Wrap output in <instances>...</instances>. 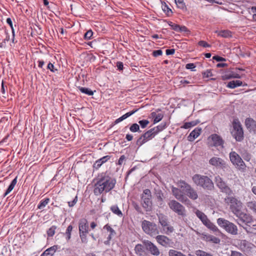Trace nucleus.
Wrapping results in <instances>:
<instances>
[{
  "instance_id": "f257e3e1",
  "label": "nucleus",
  "mask_w": 256,
  "mask_h": 256,
  "mask_svg": "<svg viewBox=\"0 0 256 256\" xmlns=\"http://www.w3.org/2000/svg\"><path fill=\"white\" fill-rule=\"evenodd\" d=\"M116 180L110 178H104L98 180L95 184L94 194L96 195L100 194L102 192H106L114 188Z\"/></svg>"
},
{
  "instance_id": "f03ea898",
  "label": "nucleus",
  "mask_w": 256,
  "mask_h": 256,
  "mask_svg": "<svg viewBox=\"0 0 256 256\" xmlns=\"http://www.w3.org/2000/svg\"><path fill=\"white\" fill-rule=\"evenodd\" d=\"M216 222L218 226L224 229L228 233L232 235L238 234V228L232 222L223 218H218L217 219Z\"/></svg>"
},
{
  "instance_id": "7ed1b4c3",
  "label": "nucleus",
  "mask_w": 256,
  "mask_h": 256,
  "mask_svg": "<svg viewBox=\"0 0 256 256\" xmlns=\"http://www.w3.org/2000/svg\"><path fill=\"white\" fill-rule=\"evenodd\" d=\"M192 180L196 186L204 188L210 189L213 187L212 180L207 176L195 174L192 176Z\"/></svg>"
},
{
  "instance_id": "20e7f679",
  "label": "nucleus",
  "mask_w": 256,
  "mask_h": 256,
  "mask_svg": "<svg viewBox=\"0 0 256 256\" xmlns=\"http://www.w3.org/2000/svg\"><path fill=\"white\" fill-rule=\"evenodd\" d=\"M230 160L232 164L238 170L244 172L246 165L241 157L235 152L232 151L229 154Z\"/></svg>"
},
{
  "instance_id": "39448f33",
  "label": "nucleus",
  "mask_w": 256,
  "mask_h": 256,
  "mask_svg": "<svg viewBox=\"0 0 256 256\" xmlns=\"http://www.w3.org/2000/svg\"><path fill=\"white\" fill-rule=\"evenodd\" d=\"M195 213L196 216L202 221V224L208 229L214 232L222 234V232L218 228L208 219L207 216L204 212L199 210H196Z\"/></svg>"
},
{
  "instance_id": "423d86ee",
  "label": "nucleus",
  "mask_w": 256,
  "mask_h": 256,
  "mask_svg": "<svg viewBox=\"0 0 256 256\" xmlns=\"http://www.w3.org/2000/svg\"><path fill=\"white\" fill-rule=\"evenodd\" d=\"M224 200L225 202L230 206L232 211L236 216L241 212L242 203L240 200L232 196H228Z\"/></svg>"
},
{
  "instance_id": "0eeeda50",
  "label": "nucleus",
  "mask_w": 256,
  "mask_h": 256,
  "mask_svg": "<svg viewBox=\"0 0 256 256\" xmlns=\"http://www.w3.org/2000/svg\"><path fill=\"white\" fill-rule=\"evenodd\" d=\"M232 134L238 141H240L244 138V132L240 122L238 120L235 119L232 122Z\"/></svg>"
},
{
  "instance_id": "6e6552de",
  "label": "nucleus",
  "mask_w": 256,
  "mask_h": 256,
  "mask_svg": "<svg viewBox=\"0 0 256 256\" xmlns=\"http://www.w3.org/2000/svg\"><path fill=\"white\" fill-rule=\"evenodd\" d=\"M143 230L147 234L154 236L159 233L157 226L155 224L144 220L142 224Z\"/></svg>"
},
{
  "instance_id": "1a4fd4ad",
  "label": "nucleus",
  "mask_w": 256,
  "mask_h": 256,
  "mask_svg": "<svg viewBox=\"0 0 256 256\" xmlns=\"http://www.w3.org/2000/svg\"><path fill=\"white\" fill-rule=\"evenodd\" d=\"M178 186L185 190L186 195L192 200H196L198 198L196 191L192 188L190 185L182 181L178 183Z\"/></svg>"
},
{
  "instance_id": "9d476101",
  "label": "nucleus",
  "mask_w": 256,
  "mask_h": 256,
  "mask_svg": "<svg viewBox=\"0 0 256 256\" xmlns=\"http://www.w3.org/2000/svg\"><path fill=\"white\" fill-rule=\"evenodd\" d=\"M78 230L82 242L84 243L87 242L86 234L88 231V226L86 219L82 218L80 220Z\"/></svg>"
},
{
  "instance_id": "9b49d317",
  "label": "nucleus",
  "mask_w": 256,
  "mask_h": 256,
  "mask_svg": "<svg viewBox=\"0 0 256 256\" xmlns=\"http://www.w3.org/2000/svg\"><path fill=\"white\" fill-rule=\"evenodd\" d=\"M142 206L148 212L152 210V204L151 200V192L148 189L144 190L142 196Z\"/></svg>"
},
{
  "instance_id": "f8f14e48",
  "label": "nucleus",
  "mask_w": 256,
  "mask_h": 256,
  "mask_svg": "<svg viewBox=\"0 0 256 256\" xmlns=\"http://www.w3.org/2000/svg\"><path fill=\"white\" fill-rule=\"evenodd\" d=\"M209 164L212 167L216 168L224 169L226 168V162L222 158L214 156L210 158Z\"/></svg>"
},
{
  "instance_id": "ddd939ff",
  "label": "nucleus",
  "mask_w": 256,
  "mask_h": 256,
  "mask_svg": "<svg viewBox=\"0 0 256 256\" xmlns=\"http://www.w3.org/2000/svg\"><path fill=\"white\" fill-rule=\"evenodd\" d=\"M170 208L177 213L178 215L186 216V210L183 206L174 200H170L168 203Z\"/></svg>"
},
{
  "instance_id": "4468645a",
  "label": "nucleus",
  "mask_w": 256,
  "mask_h": 256,
  "mask_svg": "<svg viewBox=\"0 0 256 256\" xmlns=\"http://www.w3.org/2000/svg\"><path fill=\"white\" fill-rule=\"evenodd\" d=\"M208 144L210 146L223 147L224 141L222 138L217 134H211L208 138Z\"/></svg>"
},
{
  "instance_id": "2eb2a0df",
  "label": "nucleus",
  "mask_w": 256,
  "mask_h": 256,
  "mask_svg": "<svg viewBox=\"0 0 256 256\" xmlns=\"http://www.w3.org/2000/svg\"><path fill=\"white\" fill-rule=\"evenodd\" d=\"M172 192L175 198L180 202L184 204H188L190 202V201L188 199L186 196H184L186 192L185 190H182V188H180V189L172 186Z\"/></svg>"
},
{
  "instance_id": "dca6fc26",
  "label": "nucleus",
  "mask_w": 256,
  "mask_h": 256,
  "mask_svg": "<svg viewBox=\"0 0 256 256\" xmlns=\"http://www.w3.org/2000/svg\"><path fill=\"white\" fill-rule=\"evenodd\" d=\"M215 182L216 186L221 190L222 192L229 194L230 193L231 190L230 188L226 186V184L222 178L219 176H217L215 177Z\"/></svg>"
},
{
  "instance_id": "f3484780",
  "label": "nucleus",
  "mask_w": 256,
  "mask_h": 256,
  "mask_svg": "<svg viewBox=\"0 0 256 256\" xmlns=\"http://www.w3.org/2000/svg\"><path fill=\"white\" fill-rule=\"evenodd\" d=\"M144 244L146 250H149L151 254L156 256L160 254V251L158 248L152 242L148 240H144Z\"/></svg>"
},
{
  "instance_id": "a211bd4d",
  "label": "nucleus",
  "mask_w": 256,
  "mask_h": 256,
  "mask_svg": "<svg viewBox=\"0 0 256 256\" xmlns=\"http://www.w3.org/2000/svg\"><path fill=\"white\" fill-rule=\"evenodd\" d=\"M244 76V74H240L236 72H230L226 73L222 76L223 80H227L231 78H240Z\"/></svg>"
},
{
  "instance_id": "6ab92c4d",
  "label": "nucleus",
  "mask_w": 256,
  "mask_h": 256,
  "mask_svg": "<svg viewBox=\"0 0 256 256\" xmlns=\"http://www.w3.org/2000/svg\"><path fill=\"white\" fill-rule=\"evenodd\" d=\"M236 216L238 217L240 220L242 222L244 223L247 226L252 218V216L250 214L242 212L237 214Z\"/></svg>"
},
{
  "instance_id": "aec40b11",
  "label": "nucleus",
  "mask_w": 256,
  "mask_h": 256,
  "mask_svg": "<svg viewBox=\"0 0 256 256\" xmlns=\"http://www.w3.org/2000/svg\"><path fill=\"white\" fill-rule=\"evenodd\" d=\"M156 240L158 244L164 246H170L171 244V240L168 237L164 236H158Z\"/></svg>"
},
{
  "instance_id": "412c9836",
  "label": "nucleus",
  "mask_w": 256,
  "mask_h": 256,
  "mask_svg": "<svg viewBox=\"0 0 256 256\" xmlns=\"http://www.w3.org/2000/svg\"><path fill=\"white\" fill-rule=\"evenodd\" d=\"M104 229L106 230L107 232H109V234L107 238V240L104 242L106 244H108L112 238L116 234V232L108 224L105 225L104 226Z\"/></svg>"
},
{
  "instance_id": "4be33fe9",
  "label": "nucleus",
  "mask_w": 256,
  "mask_h": 256,
  "mask_svg": "<svg viewBox=\"0 0 256 256\" xmlns=\"http://www.w3.org/2000/svg\"><path fill=\"white\" fill-rule=\"evenodd\" d=\"M245 124L250 131L256 132V122L250 118H248L245 120Z\"/></svg>"
},
{
  "instance_id": "5701e85b",
  "label": "nucleus",
  "mask_w": 256,
  "mask_h": 256,
  "mask_svg": "<svg viewBox=\"0 0 256 256\" xmlns=\"http://www.w3.org/2000/svg\"><path fill=\"white\" fill-rule=\"evenodd\" d=\"M201 132V128H196L190 133L188 136V140L190 142L194 140L200 135Z\"/></svg>"
},
{
  "instance_id": "b1692460",
  "label": "nucleus",
  "mask_w": 256,
  "mask_h": 256,
  "mask_svg": "<svg viewBox=\"0 0 256 256\" xmlns=\"http://www.w3.org/2000/svg\"><path fill=\"white\" fill-rule=\"evenodd\" d=\"M58 248V246L56 245H54V246H51L50 248L46 249L41 255L40 256H52L56 251Z\"/></svg>"
},
{
  "instance_id": "393cba45",
  "label": "nucleus",
  "mask_w": 256,
  "mask_h": 256,
  "mask_svg": "<svg viewBox=\"0 0 256 256\" xmlns=\"http://www.w3.org/2000/svg\"><path fill=\"white\" fill-rule=\"evenodd\" d=\"M164 116L162 112H152L151 114V117L154 120V123L156 124L160 122Z\"/></svg>"
},
{
  "instance_id": "a878e982",
  "label": "nucleus",
  "mask_w": 256,
  "mask_h": 256,
  "mask_svg": "<svg viewBox=\"0 0 256 256\" xmlns=\"http://www.w3.org/2000/svg\"><path fill=\"white\" fill-rule=\"evenodd\" d=\"M242 84V81L239 80H232L228 82L226 87L230 88H234L236 87L241 86Z\"/></svg>"
},
{
  "instance_id": "bb28decb",
  "label": "nucleus",
  "mask_w": 256,
  "mask_h": 256,
  "mask_svg": "<svg viewBox=\"0 0 256 256\" xmlns=\"http://www.w3.org/2000/svg\"><path fill=\"white\" fill-rule=\"evenodd\" d=\"M137 110H132V112H130L126 113V114H124L120 118L116 119L115 121V123L118 124V123L122 121L123 120L126 119L128 117L130 116H132V114H134L136 112H137Z\"/></svg>"
},
{
  "instance_id": "cd10ccee",
  "label": "nucleus",
  "mask_w": 256,
  "mask_h": 256,
  "mask_svg": "<svg viewBox=\"0 0 256 256\" xmlns=\"http://www.w3.org/2000/svg\"><path fill=\"white\" fill-rule=\"evenodd\" d=\"M134 250L136 254L139 256H143L144 254V248L140 244H138L136 246Z\"/></svg>"
},
{
  "instance_id": "c85d7f7f",
  "label": "nucleus",
  "mask_w": 256,
  "mask_h": 256,
  "mask_svg": "<svg viewBox=\"0 0 256 256\" xmlns=\"http://www.w3.org/2000/svg\"><path fill=\"white\" fill-rule=\"evenodd\" d=\"M166 226H162V232L169 234H170L174 230V228L169 224L168 223L166 224Z\"/></svg>"
},
{
  "instance_id": "c756f323",
  "label": "nucleus",
  "mask_w": 256,
  "mask_h": 256,
  "mask_svg": "<svg viewBox=\"0 0 256 256\" xmlns=\"http://www.w3.org/2000/svg\"><path fill=\"white\" fill-rule=\"evenodd\" d=\"M17 182L16 178H14L11 182L9 186L8 187L7 190L4 194V196H7L9 193H10L12 190L14 189L15 186Z\"/></svg>"
},
{
  "instance_id": "7c9ffc66",
  "label": "nucleus",
  "mask_w": 256,
  "mask_h": 256,
  "mask_svg": "<svg viewBox=\"0 0 256 256\" xmlns=\"http://www.w3.org/2000/svg\"><path fill=\"white\" fill-rule=\"evenodd\" d=\"M216 32L218 34V36L225 38H229L232 36L230 32L228 30H216Z\"/></svg>"
},
{
  "instance_id": "2f4dec72",
  "label": "nucleus",
  "mask_w": 256,
  "mask_h": 256,
  "mask_svg": "<svg viewBox=\"0 0 256 256\" xmlns=\"http://www.w3.org/2000/svg\"><path fill=\"white\" fill-rule=\"evenodd\" d=\"M156 135V134L152 130V129H150V130H148L147 132H146L143 134L144 138H146L148 140L152 139Z\"/></svg>"
},
{
  "instance_id": "473e14b6",
  "label": "nucleus",
  "mask_w": 256,
  "mask_h": 256,
  "mask_svg": "<svg viewBox=\"0 0 256 256\" xmlns=\"http://www.w3.org/2000/svg\"><path fill=\"white\" fill-rule=\"evenodd\" d=\"M247 207L256 214V202L251 201L246 203Z\"/></svg>"
},
{
  "instance_id": "72a5a7b5",
  "label": "nucleus",
  "mask_w": 256,
  "mask_h": 256,
  "mask_svg": "<svg viewBox=\"0 0 256 256\" xmlns=\"http://www.w3.org/2000/svg\"><path fill=\"white\" fill-rule=\"evenodd\" d=\"M110 210L113 213L116 214L119 216H122V214L121 210L119 209L117 206H112L110 208Z\"/></svg>"
},
{
  "instance_id": "f704fd0d",
  "label": "nucleus",
  "mask_w": 256,
  "mask_h": 256,
  "mask_svg": "<svg viewBox=\"0 0 256 256\" xmlns=\"http://www.w3.org/2000/svg\"><path fill=\"white\" fill-rule=\"evenodd\" d=\"M198 121H192L190 122H187L184 124L182 128L185 129H188L191 127L196 126L198 124Z\"/></svg>"
},
{
  "instance_id": "c9c22d12",
  "label": "nucleus",
  "mask_w": 256,
  "mask_h": 256,
  "mask_svg": "<svg viewBox=\"0 0 256 256\" xmlns=\"http://www.w3.org/2000/svg\"><path fill=\"white\" fill-rule=\"evenodd\" d=\"M159 222L161 226H166V224H168L167 219L166 217L162 214L158 216Z\"/></svg>"
},
{
  "instance_id": "e433bc0d",
  "label": "nucleus",
  "mask_w": 256,
  "mask_h": 256,
  "mask_svg": "<svg viewBox=\"0 0 256 256\" xmlns=\"http://www.w3.org/2000/svg\"><path fill=\"white\" fill-rule=\"evenodd\" d=\"M79 90L80 92L85 94L88 96H92L94 94V92L90 89L86 88L80 87Z\"/></svg>"
},
{
  "instance_id": "4c0bfd02",
  "label": "nucleus",
  "mask_w": 256,
  "mask_h": 256,
  "mask_svg": "<svg viewBox=\"0 0 256 256\" xmlns=\"http://www.w3.org/2000/svg\"><path fill=\"white\" fill-rule=\"evenodd\" d=\"M169 256H186L184 254H182V252L176 251L174 250H170L169 251Z\"/></svg>"
},
{
  "instance_id": "58836bf2",
  "label": "nucleus",
  "mask_w": 256,
  "mask_h": 256,
  "mask_svg": "<svg viewBox=\"0 0 256 256\" xmlns=\"http://www.w3.org/2000/svg\"><path fill=\"white\" fill-rule=\"evenodd\" d=\"M50 201L49 198H46L44 200H42L40 204L38 205V208L42 209L44 208L48 203Z\"/></svg>"
},
{
  "instance_id": "ea45409f",
  "label": "nucleus",
  "mask_w": 256,
  "mask_h": 256,
  "mask_svg": "<svg viewBox=\"0 0 256 256\" xmlns=\"http://www.w3.org/2000/svg\"><path fill=\"white\" fill-rule=\"evenodd\" d=\"M148 141V140L145 138H144V136L142 135L138 140L136 142V144L140 146Z\"/></svg>"
},
{
  "instance_id": "a19ab883",
  "label": "nucleus",
  "mask_w": 256,
  "mask_h": 256,
  "mask_svg": "<svg viewBox=\"0 0 256 256\" xmlns=\"http://www.w3.org/2000/svg\"><path fill=\"white\" fill-rule=\"evenodd\" d=\"M195 254L196 256H212L210 254L207 253L202 250H196Z\"/></svg>"
},
{
  "instance_id": "79ce46f5",
  "label": "nucleus",
  "mask_w": 256,
  "mask_h": 256,
  "mask_svg": "<svg viewBox=\"0 0 256 256\" xmlns=\"http://www.w3.org/2000/svg\"><path fill=\"white\" fill-rule=\"evenodd\" d=\"M197 234H198L200 237L204 240L209 241L210 238V237L211 236V235L208 234L206 233L200 234L199 232H197Z\"/></svg>"
},
{
  "instance_id": "37998d69",
  "label": "nucleus",
  "mask_w": 256,
  "mask_h": 256,
  "mask_svg": "<svg viewBox=\"0 0 256 256\" xmlns=\"http://www.w3.org/2000/svg\"><path fill=\"white\" fill-rule=\"evenodd\" d=\"M174 2L178 8L183 9L185 8L184 0H174Z\"/></svg>"
},
{
  "instance_id": "c03bdc74",
  "label": "nucleus",
  "mask_w": 256,
  "mask_h": 256,
  "mask_svg": "<svg viewBox=\"0 0 256 256\" xmlns=\"http://www.w3.org/2000/svg\"><path fill=\"white\" fill-rule=\"evenodd\" d=\"M130 130L132 132H137L140 130V126L137 124H134L130 126Z\"/></svg>"
},
{
  "instance_id": "a18cd8bd",
  "label": "nucleus",
  "mask_w": 256,
  "mask_h": 256,
  "mask_svg": "<svg viewBox=\"0 0 256 256\" xmlns=\"http://www.w3.org/2000/svg\"><path fill=\"white\" fill-rule=\"evenodd\" d=\"M56 229V227L54 226H52L51 228H50L47 232L48 235L49 236H53L55 234Z\"/></svg>"
},
{
  "instance_id": "49530a36",
  "label": "nucleus",
  "mask_w": 256,
  "mask_h": 256,
  "mask_svg": "<svg viewBox=\"0 0 256 256\" xmlns=\"http://www.w3.org/2000/svg\"><path fill=\"white\" fill-rule=\"evenodd\" d=\"M138 123L140 126V127L142 128H145L147 126L148 124H149V121L148 120H140L138 122Z\"/></svg>"
},
{
  "instance_id": "de8ad7c7",
  "label": "nucleus",
  "mask_w": 256,
  "mask_h": 256,
  "mask_svg": "<svg viewBox=\"0 0 256 256\" xmlns=\"http://www.w3.org/2000/svg\"><path fill=\"white\" fill-rule=\"evenodd\" d=\"M72 226L71 225L69 226L66 229V234L67 236L66 239L68 240H70V233H71V232L72 231Z\"/></svg>"
},
{
  "instance_id": "09e8293b",
  "label": "nucleus",
  "mask_w": 256,
  "mask_h": 256,
  "mask_svg": "<svg viewBox=\"0 0 256 256\" xmlns=\"http://www.w3.org/2000/svg\"><path fill=\"white\" fill-rule=\"evenodd\" d=\"M164 126L160 125L156 127H155L153 128H152V130L154 132V133L156 134H158L160 131L162 130L164 128Z\"/></svg>"
},
{
  "instance_id": "8fccbe9b",
  "label": "nucleus",
  "mask_w": 256,
  "mask_h": 256,
  "mask_svg": "<svg viewBox=\"0 0 256 256\" xmlns=\"http://www.w3.org/2000/svg\"><path fill=\"white\" fill-rule=\"evenodd\" d=\"M248 226L252 227L254 230H256V220L252 218Z\"/></svg>"
},
{
  "instance_id": "3c124183",
  "label": "nucleus",
  "mask_w": 256,
  "mask_h": 256,
  "mask_svg": "<svg viewBox=\"0 0 256 256\" xmlns=\"http://www.w3.org/2000/svg\"><path fill=\"white\" fill-rule=\"evenodd\" d=\"M210 240H209L210 242H212L214 244H218L220 242V240L216 236H214L211 235V236L210 237Z\"/></svg>"
},
{
  "instance_id": "603ef678",
  "label": "nucleus",
  "mask_w": 256,
  "mask_h": 256,
  "mask_svg": "<svg viewBox=\"0 0 256 256\" xmlns=\"http://www.w3.org/2000/svg\"><path fill=\"white\" fill-rule=\"evenodd\" d=\"M93 34V32L92 30H88L85 34H84V38L86 40H90Z\"/></svg>"
},
{
  "instance_id": "864d4df0",
  "label": "nucleus",
  "mask_w": 256,
  "mask_h": 256,
  "mask_svg": "<svg viewBox=\"0 0 256 256\" xmlns=\"http://www.w3.org/2000/svg\"><path fill=\"white\" fill-rule=\"evenodd\" d=\"M242 156L246 161L249 162L251 159V156L248 153L244 154Z\"/></svg>"
},
{
  "instance_id": "5fc2aeb1",
  "label": "nucleus",
  "mask_w": 256,
  "mask_h": 256,
  "mask_svg": "<svg viewBox=\"0 0 256 256\" xmlns=\"http://www.w3.org/2000/svg\"><path fill=\"white\" fill-rule=\"evenodd\" d=\"M102 164H104V162L99 159L94 164V166L96 168H98L102 165Z\"/></svg>"
},
{
  "instance_id": "6e6d98bb",
  "label": "nucleus",
  "mask_w": 256,
  "mask_h": 256,
  "mask_svg": "<svg viewBox=\"0 0 256 256\" xmlns=\"http://www.w3.org/2000/svg\"><path fill=\"white\" fill-rule=\"evenodd\" d=\"M102 164H104V162L99 159L94 164V166L96 168H98L102 165Z\"/></svg>"
},
{
  "instance_id": "4d7b16f0",
  "label": "nucleus",
  "mask_w": 256,
  "mask_h": 256,
  "mask_svg": "<svg viewBox=\"0 0 256 256\" xmlns=\"http://www.w3.org/2000/svg\"><path fill=\"white\" fill-rule=\"evenodd\" d=\"M158 202L160 205L162 204V194L158 192L156 194Z\"/></svg>"
},
{
  "instance_id": "13d9d810",
  "label": "nucleus",
  "mask_w": 256,
  "mask_h": 256,
  "mask_svg": "<svg viewBox=\"0 0 256 256\" xmlns=\"http://www.w3.org/2000/svg\"><path fill=\"white\" fill-rule=\"evenodd\" d=\"M6 22L10 25V26L12 30V34H13V36H14V28H13V26H12V20L10 18H8L6 19Z\"/></svg>"
},
{
  "instance_id": "bf43d9fd",
  "label": "nucleus",
  "mask_w": 256,
  "mask_h": 256,
  "mask_svg": "<svg viewBox=\"0 0 256 256\" xmlns=\"http://www.w3.org/2000/svg\"><path fill=\"white\" fill-rule=\"evenodd\" d=\"M198 45L204 48H208L210 46V44H208L207 42L203 40L200 41L198 42Z\"/></svg>"
},
{
  "instance_id": "052dcab7",
  "label": "nucleus",
  "mask_w": 256,
  "mask_h": 256,
  "mask_svg": "<svg viewBox=\"0 0 256 256\" xmlns=\"http://www.w3.org/2000/svg\"><path fill=\"white\" fill-rule=\"evenodd\" d=\"M209 2L211 3H216L219 4H223L224 0H206Z\"/></svg>"
},
{
  "instance_id": "680f3d73",
  "label": "nucleus",
  "mask_w": 256,
  "mask_h": 256,
  "mask_svg": "<svg viewBox=\"0 0 256 256\" xmlns=\"http://www.w3.org/2000/svg\"><path fill=\"white\" fill-rule=\"evenodd\" d=\"M162 54V50H154L153 52V55L154 56H160Z\"/></svg>"
},
{
  "instance_id": "e2e57ef3",
  "label": "nucleus",
  "mask_w": 256,
  "mask_h": 256,
  "mask_svg": "<svg viewBox=\"0 0 256 256\" xmlns=\"http://www.w3.org/2000/svg\"><path fill=\"white\" fill-rule=\"evenodd\" d=\"M213 58L216 60L217 62H223L225 61L226 60L224 58L220 57L218 56H215L213 57Z\"/></svg>"
},
{
  "instance_id": "0e129e2a",
  "label": "nucleus",
  "mask_w": 256,
  "mask_h": 256,
  "mask_svg": "<svg viewBox=\"0 0 256 256\" xmlns=\"http://www.w3.org/2000/svg\"><path fill=\"white\" fill-rule=\"evenodd\" d=\"M186 68L187 69H190L194 70V69L195 68V66L194 64L189 63L186 64Z\"/></svg>"
},
{
  "instance_id": "69168bd1",
  "label": "nucleus",
  "mask_w": 256,
  "mask_h": 256,
  "mask_svg": "<svg viewBox=\"0 0 256 256\" xmlns=\"http://www.w3.org/2000/svg\"><path fill=\"white\" fill-rule=\"evenodd\" d=\"M231 256H244L241 253L236 251H232Z\"/></svg>"
},
{
  "instance_id": "338daca9",
  "label": "nucleus",
  "mask_w": 256,
  "mask_h": 256,
  "mask_svg": "<svg viewBox=\"0 0 256 256\" xmlns=\"http://www.w3.org/2000/svg\"><path fill=\"white\" fill-rule=\"evenodd\" d=\"M203 74L204 77L208 78L212 76V74L210 71L206 70V72H204Z\"/></svg>"
},
{
  "instance_id": "774afa93",
  "label": "nucleus",
  "mask_w": 256,
  "mask_h": 256,
  "mask_svg": "<svg viewBox=\"0 0 256 256\" xmlns=\"http://www.w3.org/2000/svg\"><path fill=\"white\" fill-rule=\"evenodd\" d=\"M77 202V197L76 196L72 202H68V206L70 207L73 206Z\"/></svg>"
}]
</instances>
